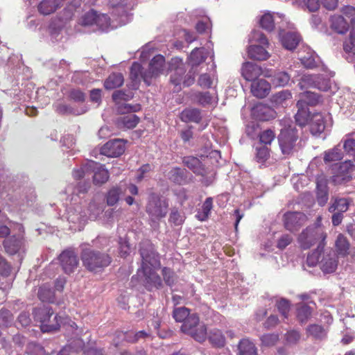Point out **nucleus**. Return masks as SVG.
<instances>
[{
	"instance_id": "obj_37",
	"label": "nucleus",
	"mask_w": 355,
	"mask_h": 355,
	"mask_svg": "<svg viewBox=\"0 0 355 355\" xmlns=\"http://www.w3.org/2000/svg\"><path fill=\"white\" fill-rule=\"evenodd\" d=\"M320 79V76L313 74H304L300 79L299 86L302 90L309 88H315L316 80Z\"/></svg>"
},
{
	"instance_id": "obj_12",
	"label": "nucleus",
	"mask_w": 355,
	"mask_h": 355,
	"mask_svg": "<svg viewBox=\"0 0 355 355\" xmlns=\"http://www.w3.org/2000/svg\"><path fill=\"white\" fill-rule=\"evenodd\" d=\"M125 151L123 140L116 139L107 141L101 148V153L107 157H116L122 155Z\"/></svg>"
},
{
	"instance_id": "obj_34",
	"label": "nucleus",
	"mask_w": 355,
	"mask_h": 355,
	"mask_svg": "<svg viewBox=\"0 0 355 355\" xmlns=\"http://www.w3.org/2000/svg\"><path fill=\"white\" fill-rule=\"evenodd\" d=\"M187 171L180 168H174L171 169L168 174V178L175 183L183 184L187 182Z\"/></svg>"
},
{
	"instance_id": "obj_38",
	"label": "nucleus",
	"mask_w": 355,
	"mask_h": 355,
	"mask_svg": "<svg viewBox=\"0 0 355 355\" xmlns=\"http://www.w3.org/2000/svg\"><path fill=\"white\" fill-rule=\"evenodd\" d=\"M307 334L315 339L322 340L327 336V330L318 324H311L306 328Z\"/></svg>"
},
{
	"instance_id": "obj_6",
	"label": "nucleus",
	"mask_w": 355,
	"mask_h": 355,
	"mask_svg": "<svg viewBox=\"0 0 355 355\" xmlns=\"http://www.w3.org/2000/svg\"><path fill=\"white\" fill-rule=\"evenodd\" d=\"M326 237L327 234L320 226L309 227L300 234L298 242L303 249L310 248L319 241L324 247Z\"/></svg>"
},
{
	"instance_id": "obj_57",
	"label": "nucleus",
	"mask_w": 355,
	"mask_h": 355,
	"mask_svg": "<svg viewBox=\"0 0 355 355\" xmlns=\"http://www.w3.org/2000/svg\"><path fill=\"white\" fill-rule=\"evenodd\" d=\"M214 83V78L209 74L202 73L200 76L198 84L203 88H210Z\"/></svg>"
},
{
	"instance_id": "obj_9",
	"label": "nucleus",
	"mask_w": 355,
	"mask_h": 355,
	"mask_svg": "<svg viewBox=\"0 0 355 355\" xmlns=\"http://www.w3.org/2000/svg\"><path fill=\"white\" fill-rule=\"evenodd\" d=\"M168 204L157 196H150L146 206V211L153 221L159 220L165 217L167 213Z\"/></svg>"
},
{
	"instance_id": "obj_48",
	"label": "nucleus",
	"mask_w": 355,
	"mask_h": 355,
	"mask_svg": "<svg viewBox=\"0 0 355 355\" xmlns=\"http://www.w3.org/2000/svg\"><path fill=\"white\" fill-rule=\"evenodd\" d=\"M295 2L309 12L317 11L320 6L318 0H295Z\"/></svg>"
},
{
	"instance_id": "obj_61",
	"label": "nucleus",
	"mask_w": 355,
	"mask_h": 355,
	"mask_svg": "<svg viewBox=\"0 0 355 355\" xmlns=\"http://www.w3.org/2000/svg\"><path fill=\"white\" fill-rule=\"evenodd\" d=\"M277 307L282 315L285 318H287L288 313L290 311L289 302L285 299H282L277 302Z\"/></svg>"
},
{
	"instance_id": "obj_17",
	"label": "nucleus",
	"mask_w": 355,
	"mask_h": 355,
	"mask_svg": "<svg viewBox=\"0 0 355 355\" xmlns=\"http://www.w3.org/2000/svg\"><path fill=\"white\" fill-rule=\"evenodd\" d=\"M262 73L261 67L250 62L243 63L241 75L248 81H254Z\"/></svg>"
},
{
	"instance_id": "obj_7",
	"label": "nucleus",
	"mask_w": 355,
	"mask_h": 355,
	"mask_svg": "<svg viewBox=\"0 0 355 355\" xmlns=\"http://www.w3.org/2000/svg\"><path fill=\"white\" fill-rule=\"evenodd\" d=\"M53 315L52 309L49 306H44L35 309L34 316L35 320L41 322V329L44 332L57 330L60 327L61 318L57 315L51 320Z\"/></svg>"
},
{
	"instance_id": "obj_39",
	"label": "nucleus",
	"mask_w": 355,
	"mask_h": 355,
	"mask_svg": "<svg viewBox=\"0 0 355 355\" xmlns=\"http://www.w3.org/2000/svg\"><path fill=\"white\" fill-rule=\"evenodd\" d=\"M298 108L297 112L295 114L296 123L300 126H304L307 124L310 121V112L307 107L302 106H297Z\"/></svg>"
},
{
	"instance_id": "obj_27",
	"label": "nucleus",
	"mask_w": 355,
	"mask_h": 355,
	"mask_svg": "<svg viewBox=\"0 0 355 355\" xmlns=\"http://www.w3.org/2000/svg\"><path fill=\"white\" fill-rule=\"evenodd\" d=\"M139 121V118L134 114H129L121 116L117 119V125L121 128L132 129L136 127Z\"/></svg>"
},
{
	"instance_id": "obj_21",
	"label": "nucleus",
	"mask_w": 355,
	"mask_h": 355,
	"mask_svg": "<svg viewBox=\"0 0 355 355\" xmlns=\"http://www.w3.org/2000/svg\"><path fill=\"white\" fill-rule=\"evenodd\" d=\"M93 182L95 184H102L105 183L109 179V172L103 166L99 165L95 162V166L89 169V175L92 174Z\"/></svg>"
},
{
	"instance_id": "obj_54",
	"label": "nucleus",
	"mask_w": 355,
	"mask_h": 355,
	"mask_svg": "<svg viewBox=\"0 0 355 355\" xmlns=\"http://www.w3.org/2000/svg\"><path fill=\"white\" fill-rule=\"evenodd\" d=\"M96 25L101 30L106 31L110 26L109 17L105 14L97 13Z\"/></svg>"
},
{
	"instance_id": "obj_44",
	"label": "nucleus",
	"mask_w": 355,
	"mask_h": 355,
	"mask_svg": "<svg viewBox=\"0 0 355 355\" xmlns=\"http://www.w3.org/2000/svg\"><path fill=\"white\" fill-rule=\"evenodd\" d=\"M211 209H212V198H207L202 205V210L200 211H199L197 215L198 218L201 221H204V220H207L209 216Z\"/></svg>"
},
{
	"instance_id": "obj_64",
	"label": "nucleus",
	"mask_w": 355,
	"mask_h": 355,
	"mask_svg": "<svg viewBox=\"0 0 355 355\" xmlns=\"http://www.w3.org/2000/svg\"><path fill=\"white\" fill-rule=\"evenodd\" d=\"M343 49L346 53H355V37L349 35L348 41H345L343 44Z\"/></svg>"
},
{
	"instance_id": "obj_60",
	"label": "nucleus",
	"mask_w": 355,
	"mask_h": 355,
	"mask_svg": "<svg viewBox=\"0 0 355 355\" xmlns=\"http://www.w3.org/2000/svg\"><path fill=\"white\" fill-rule=\"evenodd\" d=\"M269 157V149L266 146L257 147L256 159L259 162H265Z\"/></svg>"
},
{
	"instance_id": "obj_13",
	"label": "nucleus",
	"mask_w": 355,
	"mask_h": 355,
	"mask_svg": "<svg viewBox=\"0 0 355 355\" xmlns=\"http://www.w3.org/2000/svg\"><path fill=\"white\" fill-rule=\"evenodd\" d=\"M334 181L336 183L347 182L352 178V173L354 171V166L351 162H344L335 166Z\"/></svg>"
},
{
	"instance_id": "obj_36",
	"label": "nucleus",
	"mask_w": 355,
	"mask_h": 355,
	"mask_svg": "<svg viewBox=\"0 0 355 355\" xmlns=\"http://www.w3.org/2000/svg\"><path fill=\"white\" fill-rule=\"evenodd\" d=\"M239 355H257V349L248 339H243L239 345Z\"/></svg>"
},
{
	"instance_id": "obj_62",
	"label": "nucleus",
	"mask_w": 355,
	"mask_h": 355,
	"mask_svg": "<svg viewBox=\"0 0 355 355\" xmlns=\"http://www.w3.org/2000/svg\"><path fill=\"white\" fill-rule=\"evenodd\" d=\"M302 64L309 69H313L318 67V63L313 55H304L300 58Z\"/></svg>"
},
{
	"instance_id": "obj_18",
	"label": "nucleus",
	"mask_w": 355,
	"mask_h": 355,
	"mask_svg": "<svg viewBox=\"0 0 355 355\" xmlns=\"http://www.w3.org/2000/svg\"><path fill=\"white\" fill-rule=\"evenodd\" d=\"M279 39L282 46L288 50H293L300 42V37L299 35L294 32H284L281 31L279 33Z\"/></svg>"
},
{
	"instance_id": "obj_40",
	"label": "nucleus",
	"mask_w": 355,
	"mask_h": 355,
	"mask_svg": "<svg viewBox=\"0 0 355 355\" xmlns=\"http://www.w3.org/2000/svg\"><path fill=\"white\" fill-rule=\"evenodd\" d=\"M123 193V186L120 185L111 189L107 195V203L108 205L112 206L115 205L121 194Z\"/></svg>"
},
{
	"instance_id": "obj_29",
	"label": "nucleus",
	"mask_w": 355,
	"mask_h": 355,
	"mask_svg": "<svg viewBox=\"0 0 355 355\" xmlns=\"http://www.w3.org/2000/svg\"><path fill=\"white\" fill-rule=\"evenodd\" d=\"M343 157V152L340 144L336 146L333 148L329 149L324 152V161L325 163L337 162Z\"/></svg>"
},
{
	"instance_id": "obj_22",
	"label": "nucleus",
	"mask_w": 355,
	"mask_h": 355,
	"mask_svg": "<svg viewBox=\"0 0 355 355\" xmlns=\"http://www.w3.org/2000/svg\"><path fill=\"white\" fill-rule=\"evenodd\" d=\"M309 123L311 132L313 135L321 134L325 129L324 116L321 113L313 114Z\"/></svg>"
},
{
	"instance_id": "obj_52",
	"label": "nucleus",
	"mask_w": 355,
	"mask_h": 355,
	"mask_svg": "<svg viewBox=\"0 0 355 355\" xmlns=\"http://www.w3.org/2000/svg\"><path fill=\"white\" fill-rule=\"evenodd\" d=\"M185 217L183 213L178 211L175 209H173L170 214L169 222L173 223L176 226L181 225L184 221Z\"/></svg>"
},
{
	"instance_id": "obj_15",
	"label": "nucleus",
	"mask_w": 355,
	"mask_h": 355,
	"mask_svg": "<svg viewBox=\"0 0 355 355\" xmlns=\"http://www.w3.org/2000/svg\"><path fill=\"white\" fill-rule=\"evenodd\" d=\"M284 226L289 231H294L306 220L305 214L301 212H288L284 214Z\"/></svg>"
},
{
	"instance_id": "obj_5",
	"label": "nucleus",
	"mask_w": 355,
	"mask_h": 355,
	"mask_svg": "<svg viewBox=\"0 0 355 355\" xmlns=\"http://www.w3.org/2000/svg\"><path fill=\"white\" fill-rule=\"evenodd\" d=\"M170 69L174 70V73L171 76V82L175 85H179L181 83L184 86L189 87L195 82L194 73L189 71L183 78L185 69L182 60L178 58H172L169 63Z\"/></svg>"
},
{
	"instance_id": "obj_58",
	"label": "nucleus",
	"mask_w": 355,
	"mask_h": 355,
	"mask_svg": "<svg viewBox=\"0 0 355 355\" xmlns=\"http://www.w3.org/2000/svg\"><path fill=\"white\" fill-rule=\"evenodd\" d=\"M128 1V0H110L109 3L112 8L121 10V17H127L126 11L124 8L127 5Z\"/></svg>"
},
{
	"instance_id": "obj_2",
	"label": "nucleus",
	"mask_w": 355,
	"mask_h": 355,
	"mask_svg": "<svg viewBox=\"0 0 355 355\" xmlns=\"http://www.w3.org/2000/svg\"><path fill=\"white\" fill-rule=\"evenodd\" d=\"M284 121V127L281 130L278 136L279 148L283 155H291L298 149L299 136L297 130L293 124Z\"/></svg>"
},
{
	"instance_id": "obj_26",
	"label": "nucleus",
	"mask_w": 355,
	"mask_h": 355,
	"mask_svg": "<svg viewBox=\"0 0 355 355\" xmlns=\"http://www.w3.org/2000/svg\"><path fill=\"white\" fill-rule=\"evenodd\" d=\"M248 54L250 58L257 60H266L270 55L261 45H251L248 47Z\"/></svg>"
},
{
	"instance_id": "obj_56",
	"label": "nucleus",
	"mask_w": 355,
	"mask_h": 355,
	"mask_svg": "<svg viewBox=\"0 0 355 355\" xmlns=\"http://www.w3.org/2000/svg\"><path fill=\"white\" fill-rule=\"evenodd\" d=\"M278 340L279 336L275 334H264L261 338L262 344L268 347L274 345Z\"/></svg>"
},
{
	"instance_id": "obj_35",
	"label": "nucleus",
	"mask_w": 355,
	"mask_h": 355,
	"mask_svg": "<svg viewBox=\"0 0 355 355\" xmlns=\"http://www.w3.org/2000/svg\"><path fill=\"white\" fill-rule=\"evenodd\" d=\"M335 245L339 255L344 257L349 254L350 244L347 238L343 234L338 235Z\"/></svg>"
},
{
	"instance_id": "obj_51",
	"label": "nucleus",
	"mask_w": 355,
	"mask_h": 355,
	"mask_svg": "<svg viewBox=\"0 0 355 355\" xmlns=\"http://www.w3.org/2000/svg\"><path fill=\"white\" fill-rule=\"evenodd\" d=\"M323 248L322 243H319L317 250L308 255L306 263L309 266H315L319 262L320 252Z\"/></svg>"
},
{
	"instance_id": "obj_3",
	"label": "nucleus",
	"mask_w": 355,
	"mask_h": 355,
	"mask_svg": "<svg viewBox=\"0 0 355 355\" xmlns=\"http://www.w3.org/2000/svg\"><path fill=\"white\" fill-rule=\"evenodd\" d=\"M81 259L83 266L92 272L101 271L111 263V257L107 254L90 249L83 251Z\"/></svg>"
},
{
	"instance_id": "obj_10",
	"label": "nucleus",
	"mask_w": 355,
	"mask_h": 355,
	"mask_svg": "<svg viewBox=\"0 0 355 355\" xmlns=\"http://www.w3.org/2000/svg\"><path fill=\"white\" fill-rule=\"evenodd\" d=\"M165 67L164 57L162 55H155L149 63L148 70L142 74V80L147 85H150L152 78L163 73Z\"/></svg>"
},
{
	"instance_id": "obj_30",
	"label": "nucleus",
	"mask_w": 355,
	"mask_h": 355,
	"mask_svg": "<svg viewBox=\"0 0 355 355\" xmlns=\"http://www.w3.org/2000/svg\"><path fill=\"white\" fill-rule=\"evenodd\" d=\"M207 58V52L204 48H196L194 49L189 56V64L193 68L197 67Z\"/></svg>"
},
{
	"instance_id": "obj_16",
	"label": "nucleus",
	"mask_w": 355,
	"mask_h": 355,
	"mask_svg": "<svg viewBox=\"0 0 355 355\" xmlns=\"http://www.w3.org/2000/svg\"><path fill=\"white\" fill-rule=\"evenodd\" d=\"M321 268L326 273H331L336 270L338 265L336 255L334 251L329 250L323 253L320 261Z\"/></svg>"
},
{
	"instance_id": "obj_41",
	"label": "nucleus",
	"mask_w": 355,
	"mask_h": 355,
	"mask_svg": "<svg viewBox=\"0 0 355 355\" xmlns=\"http://www.w3.org/2000/svg\"><path fill=\"white\" fill-rule=\"evenodd\" d=\"M209 340L212 345L218 347H223L225 343V338L222 332L218 329L210 331Z\"/></svg>"
},
{
	"instance_id": "obj_50",
	"label": "nucleus",
	"mask_w": 355,
	"mask_h": 355,
	"mask_svg": "<svg viewBox=\"0 0 355 355\" xmlns=\"http://www.w3.org/2000/svg\"><path fill=\"white\" fill-rule=\"evenodd\" d=\"M311 315V309L306 304H302L297 308V318L301 322H304Z\"/></svg>"
},
{
	"instance_id": "obj_53",
	"label": "nucleus",
	"mask_w": 355,
	"mask_h": 355,
	"mask_svg": "<svg viewBox=\"0 0 355 355\" xmlns=\"http://www.w3.org/2000/svg\"><path fill=\"white\" fill-rule=\"evenodd\" d=\"M97 12L93 10L85 13L81 19V24L85 26L96 24Z\"/></svg>"
},
{
	"instance_id": "obj_42",
	"label": "nucleus",
	"mask_w": 355,
	"mask_h": 355,
	"mask_svg": "<svg viewBox=\"0 0 355 355\" xmlns=\"http://www.w3.org/2000/svg\"><path fill=\"white\" fill-rule=\"evenodd\" d=\"M191 315L189 309L186 307H178L174 309L173 311V317L178 322H182Z\"/></svg>"
},
{
	"instance_id": "obj_24",
	"label": "nucleus",
	"mask_w": 355,
	"mask_h": 355,
	"mask_svg": "<svg viewBox=\"0 0 355 355\" xmlns=\"http://www.w3.org/2000/svg\"><path fill=\"white\" fill-rule=\"evenodd\" d=\"M320 101V96L314 92H304L300 94V99L297 103V106L307 107L308 105H315Z\"/></svg>"
},
{
	"instance_id": "obj_20",
	"label": "nucleus",
	"mask_w": 355,
	"mask_h": 355,
	"mask_svg": "<svg viewBox=\"0 0 355 355\" xmlns=\"http://www.w3.org/2000/svg\"><path fill=\"white\" fill-rule=\"evenodd\" d=\"M270 89V85L264 79L254 80L251 85L252 94L259 98L266 96Z\"/></svg>"
},
{
	"instance_id": "obj_47",
	"label": "nucleus",
	"mask_w": 355,
	"mask_h": 355,
	"mask_svg": "<svg viewBox=\"0 0 355 355\" xmlns=\"http://www.w3.org/2000/svg\"><path fill=\"white\" fill-rule=\"evenodd\" d=\"M259 24L261 26L268 31H271L275 27L274 19L272 15L269 13H265L260 19Z\"/></svg>"
},
{
	"instance_id": "obj_1",
	"label": "nucleus",
	"mask_w": 355,
	"mask_h": 355,
	"mask_svg": "<svg viewBox=\"0 0 355 355\" xmlns=\"http://www.w3.org/2000/svg\"><path fill=\"white\" fill-rule=\"evenodd\" d=\"M140 255L142 259L141 272L145 277L146 287L148 290L153 288H158L162 286L160 277L156 274L152 267H156L159 264L157 254L153 244L149 241H144L140 243Z\"/></svg>"
},
{
	"instance_id": "obj_49",
	"label": "nucleus",
	"mask_w": 355,
	"mask_h": 355,
	"mask_svg": "<svg viewBox=\"0 0 355 355\" xmlns=\"http://www.w3.org/2000/svg\"><path fill=\"white\" fill-rule=\"evenodd\" d=\"M144 73L145 72L143 71L140 64L137 62L132 64L130 68V78L134 82H139L140 80L142 79V74Z\"/></svg>"
},
{
	"instance_id": "obj_55",
	"label": "nucleus",
	"mask_w": 355,
	"mask_h": 355,
	"mask_svg": "<svg viewBox=\"0 0 355 355\" xmlns=\"http://www.w3.org/2000/svg\"><path fill=\"white\" fill-rule=\"evenodd\" d=\"M162 275L168 286H171L175 284L177 278L175 272L172 270L168 268H164L162 270Z\"/></svg>"
},
{
	"instance_id": "obj_31",
	"label": "nucleus",
	"mask_w": 355,
	"mask_h": 355,
	"mask_svg": "<svg viewBox=\"0 0 355 355\" xmlns=\"http://www.w3.org/2000/svg\"><path fill=\"white\" fill-rule=\"evenodd\" d=\"M194 96L195 100L202 107L216 105L217 103V98L208 92H198Z\"/></svg>"
},
{
	"instance_id": "obj_8",
	"label": "nucleus",
	"mask_w": 355,
	"mask_h": 355,
	"mask_svg": "<svg viewBox=\"0 0 355 355\" xmlns=\"http://www.w3.org/2000/svg\"><path fill=\"white\" fill-rule=\"evenodd\" d=\"M72 0H42L37 8L40 13L43 15H50L62 6H66L65 17L62 20H67L71 17L74 6H71Z\"/></svg>"
},
{
	"instance_id": "obj_43",
	"label": "nucleus",
	"mask_w": 355,
	"mask_h": 355,
	"mask_svg": "<svg viewBox=\"0 0 355 355\" xmlns=\"http://www.w3.org/2000/svg\"><path fill=\"white\" fill-rule=\"evenodd\" d=\"M291 79V76L285 71L277 72L272 77V83L275 86L284 87L286 85Z\"/></svg>"
},
{
	"instance_id": "obj_4",
	"label": "nucleus",
	"mask_w": 355,
	"mask_h": 355,
	"mask_svg": "<svg viewBox=\"0 0 355 355\" xmlns=\"http://www.w3.org/2000/svg\"><path fill=\"white\" fill-rule=\"evenodd\" d=\"M181 331L199 343L205 341L207 338V327L204 323L200 322L199 317L196 313H191L185 320L181 326Z\"/></svg>"
},
{
	"instance_id": "obj_11",
	"label": "nucleus",
	"mask_w": 355,
	"mask_h": 355,
	"mask_svg": "<svg viewBox=\"0 0 355 355\" xmlns=\"http://www.w3.org/2000/svg\"><path fill=\"white\" fill-rule=\"evenodd\" d=\"M60 266L67 274H71L77 268L79 261L77 254L71 250L63 251L59 256Z\"/></svg>"
},
{
	"instance_id": "obj_46",
	"label": "nucleus",
	"mask_w": 355,
	"mask_h": 355,
	"mask_svg": "<svg viewBox=\"0 0 355 355\" xmlns=\"http://www.w3.org/2000/svg\"><path fill=\"white\" fill-rule=\"evenodd\" d=\"M95 166V162H89L79 169L73 170V176L75 179H80L89 175V169Z\"/></svg>"
},
{
	"instance_id": "obj_45",
	"label": "nucleus",
	"mask_w": 355,
	"mask_h": 355,
	"mask_svg": "<svg viewBox=\"0 0 355 355\" xmlns=\"http://www.w3.org/2000/svg\"><path fill=\"white\" fill-rule=\"evenodd\" d=\"M38 297L42 302H53L54 299V293L49 287L42 286L39 289Z\"/></svg>"
},
{
	"instance_id": "obj_19",
	"label": "nucleus",
	"mask_w": 355,
	"mask_h": 355,
	"mask_svg": "<svg viewBox=\"0 0 355 355\" xmlns=\"http://www.w3.org/2000/svg\"><path fill=\"white\" fill-rule=\"evenodd\" d=\"M183 164L198 175L205 176L207 173L204 165L196 157H185L183 159Z\"/></svg>"
},
{
	"instance_id": "obj_59",
	"label": "nucleus",
	"mask_w": 355,
	"mask_h": 355,
	"mask_svg": "<svg viewBox=\"0 0 355 355\" xmlns=\"http://www.w3.org/2000/svg\"><path fill=\"white\" fill-rule=\"evenodd\" d=\"M275 137V133L271 130H266L262 132L259 135V140L261 143L266 145L270 144L274 140Z\"/></svg>"
},
{
	"instance_id": "obj_14",
	"label": "nucleus",
	"mask_w": 355,
	"mask_h": 355,
	"mask_svg": "<svg viewBox=\"0 0 355 355\" xmlns=\"http://www.w3.org/2000/svg\"><path fill=\"white\" fill-rule=\"evenodd\" d=\"M17 227L21 233L19 234L17 236H12L3 241L5 250L10 254H15L18 252L24 244L23 227L21 225H18Z\"/></svg>"
},
{
	"instance_id": "obj_33",
	"label": "nucleus",
	"mask_w": 355,
	"mask_h": 355,
	"mask_svg": "<svg viewBox=\"0 0 355 355\" xmlns=\"http://www.w3.org/2000/svg\"><path fill=\"white\" fill-rule=\"evenodd\" d=\"M123 76L120 73H113L105 80L104 86L107 89L121 87L123 83Z\"/></svg>"
},
{
	"instance_id": "obj_25",
	"label": "nucleus",
	"mask_w": 355,
	"mask_h": 355,
	"mask_svg": "<svg viewBox=\"0 0 355 355\" xmlns=\"http://www.w3.org/2000/svg\"><path fill=\"white\" fill-rule=\"evenodd\" d=\"M331 28L338 34L344 35L349 30V24L341 15H334L331 17Z\"/></svg>"
},
{
	"instance_id": "obj_32",
	"label": "nucleus",
	"mask_w": 355,
	"mask_h": 355,
	"mask_svg": "<svg viewBox=\"0 0 355 355\" xmlns=\"http://www.w3.org/2000/svg\"><path fill=\"white\" fill-rule=\"evenodd\" d=\"M328 200V190L324 180L317 181V202L320 206H324Z\"/></svg>"
},
{
	"instance_id": "obj_28",
	"label": "nucleus",
	"mask_w": 355,
	"mask_h": 355,
	"mask_svg": "<svg viewBox=\"0 0 355 355\" xmlns=\"http://www.w3.org/2000/svg\"><path fill=\"white\" fill-rule=\"evenodd\" d=\"M180 119L184 122L199 123L202 119L201 112L197 108H189L183 110L180 114Z\"/></svg>"
},
{
	"instance_id": "obj_23",
	"label": "nucleus",
	"mask_w": 355,
	"mask_h": 355,
	"mask_svg": "<svg viewBox=\"0 0 355 355\" xmlns=\"http://www.w3.org/2000/svg\"><path fill=\"white\" fill-rule=\"evenodd\" d=\"M352 200L346 198H333L329 211L331 213L337 211L339 213L346 212L352 203Z\"/></svg>"
},
{
	"instance_id": "obj_63",
	"label": "nucleus",
	"mask_w": 355,
	"mask_h": 355,
	"mask_svg": "<svg viewBox=\"0 0 355 355\" xmlns=\"http://www.w3.org/2000/svg\"><path fill=\"white\" fill-rule=\"evenodd\" d=\"M343 148L345 151L350 155H355V140L354 139H347L344 141V144L343 145Z\"/></svg>"
}]
</instances>
